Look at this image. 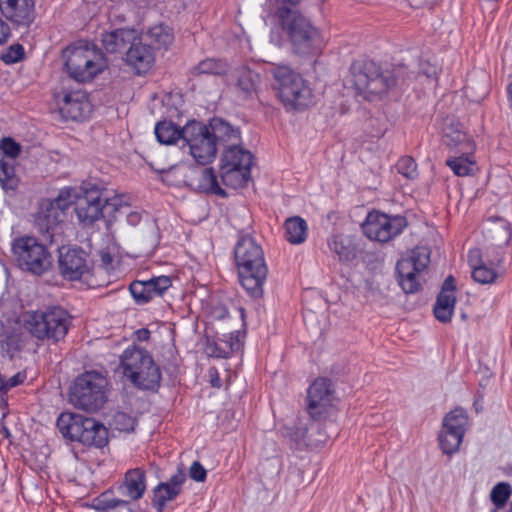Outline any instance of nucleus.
Listing matches in <instances>:
<instances>
[{
  "instance_id": "nucleus-40",
  "label": "nucleus",
  "mask_w": 512,
  "mask_h": 512,
  "mask_svg": "<svg viewBox=\"0 0 512 512\" xmlns=\"http://www.w3.org/2000/svg\"><path fill=\"white\" fill-rule=\"evenodd\" d=\"M471 154L460 153L459 156L449 157L446 165L457 176H467L472 173L474 161L470 157Z\"/></svg>"
},
{
  "instance_id": "nucleus-58",
  "label": "nucleus",
  "mask_w": 512,
  "mask_h": 512,
  "mask_svg": "<svg viewBox=\"0 0 512 512\" xmlns=\"http://www.w3.org/2000/svg\"><path fill=\"white\" fill-rule=\"evenodd\" d=\"M135 335L139 341H148L150 337V331L146 328H141L135 332Z\"/></svg>"
},
{
  "instance_id": "nucleus-55",
  "label": "nucleus",
  "mask_w": 512,
  "mask_h": 512,
  "mask_svg": "<svg viewBox=\"0 0 512 512\" xmlns=\"http://www.w3.org/2000/svg\"><path fill=\"white\" fill-rule=\"evenodd\" d=\"M11 31L7 22L0 18V45L4 44L10 37Z\"/></svg>"
},
{
  "instance_id": "nucleus-22",
  "label": "nucleus",
  "mask_w": 512,
  "mask_h": 512,
  "mask_svg": "<svg viewBox=\"0 0 512 512\" xmlns=\"http://www.w3.org/2000/svg\"><path fill=\"white\" fill-rule=\"evenodd\" d=\"M185 481L186 474L179 469L168 481L159 483L153 489L152 506L157 512H163L166 504L173 501L182 492V485Z\"/></svg>"
},
{
  "instance_id": "nucleus-9",
  "label": "nucleus",
  "mask_w": 512,
  "mask_h": 512,
  "mask_svg": "<svg viewBox=\"0 0 512 512\" xmlns=\"http://www.w3.org/2000/svg\"><path fill=\"white\" fill-rule=\"evenodd\" d=\"M107 380L96 371L85 372L78 376L71 388L70 402L87 412L101 409L106 400Z\"/></svg>"
},
{
  "instance_id": "nucleus-45",
  "label": "nucleus",
  "mask_w": 512,
  "mask_h": 512,
  "mask_svg": "<svg viewBox=\"0 0 512 512\" xmlns=\"http://www.w3.org/2000/svg\"><path fill=\"white\" fill-rule=\"evenodd\" d=\"M21 152V145L11 137H4L0 141V158L14 160Z\"/></svg>"
},
{
  "instance_id": "nucleus-25",
  "label": "nucleus",
  "mask_w": 512,
  "mask_h": 512,
  "mask_svg": "<svg viewBox=\"0 0 512 512\" xmlns=\"http://www.w3.org/2000/svg\"><path fill=\"white\" fill-rule=\"evenodd\" d=\"M120 495L129 500H139L146 491V473L141 468L128 470L117 488Z\"/></svg>"
},
{
  "instance_id": "nucleus-37",
  "label": "nucleus",
  "mask_w": 512,
  "mask_h": 512,
  "mask_svg": "<svg viewBox=\"0 0 512 512\" xmlns=\"http://www.w3.org/2000/svg\"><path fill=\"white\" fill-rule=\"evenodd\" d=\"M468 425V416L462 408L450 411L443 419L442 427L465 434Z\"/></svg>"
},
{
  "instance_id": "nucleus-38",
  "label": "nucleus",
  "mask_w": 512,
  "mask_h": 512,
  "mask_svg": "<svg viewBox=\"0 0 512 512\" xmlns=\"http://www.w3.org/2000/svg\"><path fill=\"white\" fill-rule=\"evenodd\" d=\"M327 243L331 252L336 254L340 261H350L355 257L354 249L346 243L342 235H332Z\"/></svg>"
},
{
  "instance_id": "nucleus-12",
  "label": "nucleus",
  "mask_w": 512,
  "mask_h": 512,
  "mask_svg": "<svg viewBox=\"0 0 512 512\" xmlns=\"http://www.w3.org/2000/svg\"><path fill=\"white\" fill-rule=\"evenodd\" d=\"M184 142L189 154L200 165L211 163L217 154V147L206 124L199 121H189L184 127Z\"/></svg>"
},
{
  "instance_id": "nucleus-49",
  "label": "nucleus",
  "mask_w": 512,
  "mask_h": 512,
  "mask_svg": "<svg viewBox=\"0 0 512 512\" xmlns=\"http://www.w3.org/2000/svg\"><path fill=\"white\" fill-rule=\"evenodd\" d=\"M223 340L224 339L208 343L205 348L206 353L217 358H228L231 354V349L226 348V345L223 344Z\"/></svg>"
},
{
  "instance_id": "nucleus-61",
  "label": "nucleus",
  "mask_w": 512,
  "mask_h": 512,
  "mask_svg": "<svg viewBox=\"0 0 512 512\" xmlns=\"http://www.w3.org/2000/svg\"><path fill=\"white\" fill-rule=\"evenodd\" d=\"M302 0H281L279 2H277V6L276 7H279L280 5H286L288 7H296Z\"/></svg>"
},
{
  "instance_id": "nucleus-19",
  "label": "nucleus",
  "mask_w": 512,
  "mask_h": 512,
  "mask_svg": "<svg viewBox=\"0 0 512 512\" xmlns=\"http://www.w3.org/2000/svg\"><path fill=\"white\" fill-rule=\"evenodd\" d=\"M172 285L168 276L152 277L148 280H135L129 285V291L138 305L146 304L163 293Z\"/></svg>"
},
{
  "instance_id": "nucleus-1",
  "label": "nucleus",
  "mask_w": 512,
  "mask_h": 512,
  "mask_svg": "<svg viewBox=\"0 0 512 512\" xmlns=\"http://www.w3.org/2000/svg\"><path fill=\"white\" fill-rule=\"evenodd\" d=\"M234 256L242 287L251 297H262L268 274L262 247L253 237L244 235L237 241Z\"/></svg>"
},
{
  "instance_id": "nucleus-60",
  "label": "nucleus",
  "mask_w": 512,
  "mask_h": 512,
  "mask_svg": "<svg viewBox=\"0 0 512 512\" xmlns=\"http://www.w3.org/2000/svg\"><path fill=\"white\" fill-rule=\"evenodd\" d=\"M10 321L9 320H2L0 319V337H3L4 335H6L8 333V327L10 325Z\"/></svg>"
},
{
  "instance_id": "nucleus-35",
  "label": "nucleus",
  "mask_w": 512,
  "mask_h": 512,
  "mask_svg": "<svg viewBox=\"0 0 512 512\" xmlns=\"http://www.w3.org/2000/svg\"><path fill=\"white\" fill-rule=\"evenodd\" d=\"M455 302V294L439 293L433 309L435 317L442 323L449 322L453 315Z\"/></svg>"
},
{
  "instance_id": "nucleus-24",
  "label": "nucleus",
  "mask_w": 512,
  "mask_h": 512,
  "mask_svg": "<svg viewBox=\"0 0 512 512\" xmlns=\"http://www.w3.org/2000/svg\"><path fill=\"white\" fill-rule=\"evenodd\" d=\"M207 127H209V131L217 148L223 146L224 149H226L234 144L241 143L240 130L222 118L215 117L211 119Z\"/></svg>"
},
{
  "instance_id": "nucleus-36",
  "label": "nucleus",
  "mask_w": 512,
  "mask_h": 512,
  "mask_svg": "<svg viewBox=\"0 0 512 512\" xmlns=\"http://www.w3.org/2000/svg\"><path fill=\"white\" fill-rule=\"evenodd\" d=\"M95 508L99 512H133L128 500L110 498L107 493L97 499Z\"/></svg>"
},
{
  "instance_id": "nucleus-3",
  "label": "nucleus",
  "mask_w": 512,
  "mask_h": 512,
  "mask_svg": "<svg viewBox=\"0 0 512 512\" xmlns=\"http://www.w3.org/2000/svg\"><path fill=\"white\" fill-rule=\"evenodd\" d=\"M350 70L355 89L367 99L385 94L404 79L403 66L383 69L372 60L355 61Z\"/></svg>"
},
{
  "instance_id": "nucleus-30",
  "label": "nucleus",
  "mask_w": 512,
  "mask_h": 512,
  "mask_svg": "<svg viewBox=\"0 0 512 512\" xmlns=\"http://www.w3.org/2000/svg\"><path fill=\"white\" fill-rule=\"evenodd\" d=\"M220 178L222 183L233 189L243 187L251 178V168L220 165Z\"/></svg>"
},
{
  "instance_id": "nucleus-7",
  "label": "nucleus",
  "mask_w": 512,
  "mask_h": 512,
  "mask_svg": "<svg viewBox=\"0 0 512 512\" xmlns=\"http://www.w3.org/2000/svg\"><path fill=\"white\" fill-rule=\"evenodd\" d=\"M57 428L65 439L77 441L86 446L101 448L108 442L106 427L94 418L81 414L61 413L57 419Z\"/></svg>"
},
{
  "instance_id": "nucleus-57",
  "label": "nucleus",
  "mask_w": 512,
  "mask_h": 512,
  "mask_svg": "<svg viewBox=\"0 0 512 512\" xmlns=\"http://www.w3.org/2000/svg\"><path fill=\"white\" fill-rule=\"evenodd\" d=\"M100 260H101L102 265L105 268H107V267H109L112 264L113 257H112V255L108 251L101 250L100 251Z\"/></svg>"
},
{
  "instance_id": "nucleus-63",
  "label": "nucleus",
  "mask_w": 512,
  "mask_h": 512,
  "mask_svg": "<svg viewBox=\"0 0 512 512\" xmlns=\"http://www.w3.org/2000/svg\"><path fill=\"white\" fill-rule=\"evenodd\" d=\"M211 385L213 387H216V388H220L221 387V383H220V379H219V376L217 374V371H215V376H213V374H211Z\"/></svg>"
},
{
  "instance_id": "nucleus-43",
  "label": "nucleus",
  "mask_w": 512,
  "mask_h": 512,
  "mask_svg": "<svg viewBox=\"0 0 512 512\" xmlns=\"http://www.w3.org/2000/svg\"><path fill=\"white\" fill-rule=\"evenodd\" d=\"M0 183L4 188L13 189L16 185L15 168L12 160L0 158Z\"/></svg>"
},
{
  "instance_id": "nucleus-17",
  "label": "nucleus",
  "mask_w": 512,
  "mask_h": 512,
  "mask_svg": "<svg viewBox=\"0 0 512 512\" xmlns=\"http://www.w3.org/2000/svg\"><path fill=\"white\" fill-rule=\"evenodd\" d=\"M334 389L331 380L317 378L307 392V412L316 421L324 419L332 407Z\"/></svg>"
},
{
  "instance_id": "nucleus-33",
  "label": "nucleus",
  "mask_w": 512,
  "mask_h": 512,
  "mask_svg": "<svg viewBox=\"0 0 512 512\" xmlns=\"http://www.w3.org/2000/svg\"><path fill=\"white\" fill-rule=\"evenodd\" d=\"M443 143L450 149H455L458 153L472 154L474 143L468 135L460 130L444 132Z\"/></svg>"
},
{
  "instance_id": "nucleus-44",
  "label": "nucleus",
  "mask_w": 512,
  "mask_h": 512,
  "mask_svg": "<svg viewBox=\"0 0 512 512\" xmlns=\"http://www.w3.org/2000/svg\"><path fill=\"white\" fill-rule=\"evenodd\" d=\"M110 425L120 432H131L134 430L136 420L129 414L118 411L113 415Z\"/></svg>"
},
{
  "instance_id": "nucleus-13",
  "label": "nucleus",
  "mask_w": 512,
  "mask_h": 512,
  "mask_svg": "<svg viewBox=\"0 0 512 512\" xmlns=\"http://www.w3.org/2000/svg\"><path fill=\"white\" fill-rule=\"evenodd\" d=\"M430 263V252L426 247H416L398 260L396 272L398 283L406 294H413L421 287V274Z\"/></svg>"
},
{
  "instance_id": "nucleus-54",
  "label": "nucleus",
  "mask_w": 512,
  "mask_h": 512,
  "mask_svg": "<svg viewBox=\"0 0 512 512\" xmlns=\"http://www.w3.org/2000/svg\"><path fill=\"white\" fill-rule=\"evenodd\" d=\"M25 378H26V375L19 372V373L15 374L14 376L10 377L6 381L5 384L3 383V386H4V388L16 387L19 384H22L24 382Z\"/></svg>"
},
{
  "instance_id": "nucleus-42",
  "label": "nucleus",
  "mask_w": 512,
  "mask_h": 512,
  "mask_svg": "<svg viewBox=\"0 0 512 512\" xmlns=\"http://www.w3.org/2000/svg\"><path fill=\"white\" fill-rule=\"evenodd\" d=\"M200 188L204 191H211L212 193L225 197V191L220 187L217 177L212 168H205L201 174Z\"/></svg>"
},
{
  "instance_id": "nucleus-28",
  "label": "nucleus",
  "mask_w": 512,
  "mask_h": 512,
  "mask_svg": "<svg viewBox=\"0 0 512 512\" xmlns=\"http://www.w3.org/2000/svg\"><path fill=\"white\" fill-rule=\"evenodd\" d=\"M236 87L243 99L252 98L257 94L260 76L252 69L242 66L235 71Z\"/></svg>"
},
{
  "instance_id": "nucleus-31",
  "label": "nucleus",
  "mask_w": 512,
  "mask_h": 512,
  "mask_svg": "<svg viewBox=\"0 0 512 512\" xmlns=\"http://www.w3.org/2000/svg\"><path fill=\"white\" fill-rule=\"evenodd\" d=\"M285 238L291 244H301L307 238L308 225L300 216L286 219L284 223Z\"/></svg>"
},
{
  "instance_id": "nucleus-62",
  "label": "nucleus",
  "mask_w": 512,
  "mask_h": 512,
  "mask_svg": "<svg viewBox=\"0 0 512 512\" xmlns=\"http://www.w3.org/2000/svg\"><path fill=\"white\" fill-rule=\"evenodd\" d=\"M214 313H215L216 318H224L227 316L228 311L224 306H220V307L215 308Z\"/></svg>"
},
{
  "instance_id": "nucleus-46",
  "label": "nucleus",
  "mask_w": 512,
  "mask_h": 512,
  "mask_svg": "<svg viewBox=\"0 0 512 512\" xmlns=\"http://www.w3.org/2000/svg\"><path fill=\"white\" fill-rule=\"evenodd\" d=\"M512 489L509 483L500 482L495 485L491 491L490 497L494 505H501L507 503Z\"/></svg>"
},
{
  "instance_id": "nucleus-47",
  "label": "nucleus",
  "mask_w": 512,
  "mask_h": 512,
  "mask_svg": "<svg viewBox=\"0 0 512 512\" xmlns=\"http://www.w3.org/2000/svg\"><path fill=\"white\" fill-rule=\"evenodd\" d=\"M397 171L408 179L417 177V164L410 156L401 157L396 164Z\"/></svg>"
},
{
  "instance_id": "nucleus-6",
  "label": "nucleus",
  "mask_w": 512,
  "mask_h": 512,
  "mask_svg": "<svg viewBox=\"0 0 512 512\" xmlns=\"http://www.w3.org/2000/svg\"><path fill=\"white\" fill-rule=\"evenodd\" d=\"M270 71L273 86L287 109L302 110L313 103L312 90L299 73L285 65L274 66Z\"/></svg>"
},
{
  "instance_id": "nucleus-29",
  "label": "nucleus",
  "mask_w": 512,
  "mask_h": 512,
  "mask_svg": "<svg viewBox=\"0 0 512 512\" xmlns=\"http://www.w3.org/2000/svg\"><path fill=\"white\" fill-rule=\"evenodd\" d=\"M220 165L251 168L253 165V155L250 151L243 148L240 144H234L229 148L223 150L220 159Z\"/></svg>"
},
{
  "instance_id": "nucleus-59",
  "label": "nucleus",
  "mask_w": 512,
  "mask_h": 512,
  "mask_svg": "<svg viewBox=\"0 0 512 512\" xmlns=\"http://www.w3.org/2000/svg\"><path fill=\"white\" fill-rule=\"evenodd\" d=\"M491 512H512V503L508 504H501V505H495V508Z\"/></svg>"
},
{
  "instance_id": "nucleus-41",
  "label": "nucleus",
  "mask_w": 512,
  "mask_h": 512,
  "mask_svg": "<svg viewBox=\"0 0 512 512\" xmlns=\"http://www.w3.org/2000/svg\"><path fill=\"white\" fill-rule=\"evenodd\" d=\"M227 71V65L214 58H207L193 68L192 73L196 75H221Z\"/></svg>"
},
{
  "instance_id": "nucleus-48",
  "label": "nucleus",
  "mask_w": 512,
  "mask_h": 512,
  "mask_svg": "<svg viewBox=\"0 0 512 512\" xmlns=\"http://www.w3.org/2000/svg\"><path fill=\"white\" fill-rule=\"evenodd\" d=\"M24 57V48L20 44L11 45L1 56V60L6 64L16 63Z\"/></svg>"
},
{
  "instance_id": "nucleus-50",
  "label": "nucleus",
  "mask_w": 512,
  "mask_h": 512,
  "mask_svg": "<svg viewBox=\"0 0 512 512\" xmlns=\"http://www.w3.org/2000/svg\"><path fill=\"white\" fill-rule=\"evenodd\" d=\"M118 208L120 209V211L114 212V217H113L114 219H117V215L126 216L128 223L133 226L137 225L140 222L141 215L135 211H128L130 209L129 206L122 205L120 197H119V201H118Z\"/></svg>"
},
{
  "instance_id": "nucleus-53",
  "label": "nucleus",
  "mask_w": 512,
  "mask_h": 512,
  "mask_svg": "<svg viewBox=\"0 0 512 512\" xmlns=\"http://www.w3.org/2000/svg\"><path fill=\"white\" fill-rule=\"evenodd\" d=\"M456 289L455 279L453 276L449 275L443 282L440 293L444 294H454Z\"/></svg>"
},
{
  "instance_id": "nucleus-23",
  "label": "nucleus",
  "mask_w": 512,
  "mask_h": 512,
  "mask_svg": "<svg viewBox=\"0 0 512 512\" xmlns=\"http://www.w3.org/2000/svg\"><path fill=\"white\" fill-rule=\"evenodd\" d=\"M0 11L18 26L28 27L35 19L34 0H0Z\"/></svg>"
},
{
  "instance_id": "nucleus-11",
  "label": "nucleus",
  "mask_w": 512,
  "mask_h": 512,
  "mask_svg": "<svg viewBox=\"0 0 512 512\" xmlns=\"http://www.w3.org/2000/svg\"><path fill=\"white\" fill-rule=\"evenodd\" d=\"M119 196L110 198L106 190L91 189L76 202L75 211L79 221L84 225L93 224L95 221L114 217L118 208Z\"/></svg>"
},
{
  "instance_id": "nucleus-21",
  "label": "nucleus",
  "mask_w": 512,
  "mask_h": 512,
  "mask_svg": "<svg viewBox=\"0 0 512 512\" xmlns=\"http://www.w3.org/2000/svg\"><path fill=\"white\" fill-rule=\"evenodd\" d=\"M92 107L85 92L81 90L64 94L59 112L66 120L78 121L87 118Z\"/></svg>"
},
{
  "instance_id": "nucleus-4",
  "label": "nucleus",
  "mask_w": 512,
  "mask_h": 512,
  "mask_svg": "<svg viewBox=\"0 0 512 512\" xmlns=\"http://www.w3.org/2000/svg\"><path fill=\"white\" fill-rule=\"evenodd\" d=\"M119 368L123 376L138 389L156 390L160 386V369L144 348L133 345L125 349L120 356Z\"/></svg>"
},
{
  "instance_id": "nucleus-26",
  "label": "nucleus",
  "mask_w": 512,
  "mask_h": 512,
  "mask_svg": "<svg viewBox=\"0 0 512 512\" xmlns=\"http://www.w3.org/2000/svg\"><path fill=\"white\" fill-rule=\"evenodd\" d=\"M484 236L495 248L506 246L511 239V228L507 220L501 217L489 218L484 228Z\"/></svg>"
},
{
  "instance_id": "nucleus-14",
  "label": "nucleus",
  "mask_w": 512,
  "mask_h": 512,
  "mask_svg": "<svg viewBox=\"0 0 512 512\" xmlns=\"http://www.w3.org/2000/svg\"><path fill=\"white\" fill-rule=\"evenodd\" d=\"M72 203L71 193L68 189L60 190L54 199L41 200L35 217L39 231L52 237L54 229L64 221L66 211Z\"/></svg>"
},
{
  "instance_id": "nucleus-52",
  "label": "nucleus",
  "mask_w": 512,
  "mask_h": 512,
  "mask_svg": "<svg viewBox=\"0 0 512 512\" xmlns=\"http://www.w3.org/2000/svg\"><path fill=\"white\" fill-rule=\"evenodd\" d=\"M4 339L1 341L2 346L7 347V351L20 350L19 338L17 335L10 332V326L8 327V333L3 336Z\"/></svg>"
},
{
  "instance_id": "nucleus-34",
  "label": "nucleus",
  "mask_w": 512,
  "mask_h": 512,
  "mask_svg": "<svg viewBox=\"0 0 512 512\" xmlns=\"http://www.w3.org/2000/svg\"><path fill=\"white\" fill-rule=\"evenodd\" d=\"M140 37H147V42L155 49L166 48L173 41L171 29L163 24L151 27L145 34H139Z\"/></svg>"
},
{
  "instance_id": "nucleus-18",
  "label": "nucleus",
  "mask_w": 512,
  "mask_h": 512,
  "mask_svg": "<svg viewBox=\"0 0 512 512\" xmlns=\"http://www.w3.org/2000/svg\"><path fill=\"white\" fill-rule=\"evenodd\" d=\"M124 61L136 74L147 73L155 62L154 47L147 42V37H140L137 33L135 41L125 53Z\"/></svg>"
},
{
  "instance_id": "nucleus-39",
  "label": "nucleus",
  "mask_w": 512,
  "mask_h": 512,
  "mask_svg": "<svg viewBox=\"0 0 512 512\" xmlns=\"http://www.w3.org/2000/svg\"><path fill=\"white\" fill-rule=\"evenodd\" d=\"M464 435L455 432L453 430H448L442 427L441 433L439 435V443L443 453L447 455H452L457 452Z\"/></svg>"
},
{
  "instance_id": "nucleus-32",
  "label": "nucleus",
  "mask_w": 512,
  "mask_h": 512,
  "mask_svg": "<svg viewBox=\"0 0 512 512\" xmlns=\"http://www.w3.org/2000/svg\"><path fill=\"white\" fill-rule=\"evenodd\" d=\"M183 127L179 128L171 121H161L155 126V135L160 144L172 145L178 140L184 142Z\"/></svg>"
},
{
  "instance_id": "nucleus-10",
  "label": "nucleus",
  "mask_w": 512,
  "mask_h": 512,
  "mask_svg": "<svg viewBox=\"0 0 512 512\" xmlns=\"http://www.w3.org/2000/svg\"><path fill=\"white\" fill-rule=\"evenodd\" d=\"M12 251L18 266L33 275L41 276L52 266V256L45 245L34 237L17 238L12 243Z\"/></svg>"
},
{
  "instance_id": "nucleus-15",
  "label": "nucleus",
  "mask_w": 512,
  "mask_h": 512,
  "mask_svg": "<svg viewBox=\"0 0 512 512\" xmlns=\"http://www.w3.org/2000/svg\"><path fill=\"white\" fill-rule=\"evenodd\" d=\"M58 266L60 274L69 281H84L88 285L93 275L88 254L79 247L59 248Z\"/></svg>"
},
{
  "instance_id": "nucleus-64",
  "label": "nucleus",
  "mask_w": 512,
  "mask_h": 512,
  "mask_svg": "<svg viewBox=\"0 0 512 512\" xmlns=\"http://www.w3.org/2000/svg\"><path fill=\"white\" fill-rule=\"evenodd\" d=\"M508 99H509L510 107L512 108V82L508 86Z\"/></svg>"
},
{
  "instance_id": "nucleus-27",
  "label": "nucleus",
  "mask_w": 512,
  "mask_h": 512,
  "mask_svg": "<svg viewBox=\"0 0 512 512\" xmlns=\"http://www.w3.org/2000/svg\"><path fill=\"white\" fill-rule=\"evenodd\" d=\"M137 33V30L128 28L104 32L101 38L102 45L109 53L127 51L129 46L132 45V41H135Z\"/></svg>"
},
{
  "instance_id": "nucleus-20",
  "label": "nucleus",
  "mask_w": 512,
  "mask_h": 512,
  "mask_svg": "<svg viewBox=\"0 0 512 512\" xmlns=\"http://www.w3.org/2000/svg\"><path fill=\"white\" fill-rule=\"evenodd\" d=\"M502 261L503 258L499 252L496 253L495 257L489 258L487 262H484L479 249L470 250L468 262L472 268L473 280L480 284L493 283L497 277V272L494 267L500 266Z\"/></svg>"
},
{
  "instance_id": "nucleus-16",
  "label": "nucleus",
  "mask_w": 512,
  "mask_h": 512,
  "mask_svg": "<svg viewBox=\"0 0 512 512\" xmlns=\"http://www.w3.org/2000/svg\"><path fill=\"white\" fill-rule=\"evenodd\" d=\"M406 226L407 220L403 216L374 211L368 213L362 229L369 239L386 243L401 234Z\"/></svg>"
},
{
  "instance_id": "nucleus-2",
  "label": "nucleus",
  "mask_w": 512,
  "mask_h": 512,
  "mask_svg": "<svg viewBox=\"0 0 512 512\" xmlns=\"http://www.w3.org/2000/svg\"><path fill=\"white\" fill-rule=\"evenodd\" d=\"M275 16L297 54L308 55L321 49L323 39L319 30L297 7L280 5Z\"/></svg>"
},
{
  "instance_id": "nucleus-8",
  "label": "nucleus",
  "mask_w": 512,
  "mask_h": 512,
  "mask_svg": "<svg viewBox=\"0 0 512 512\" xmlns=\"http://www.w3.org/2000/svg\"><path fill=\"white\" fill-rule=\"evenodd\" d=\"M70 324L68 312L59 306L34 311L25 319V327L33 337L53 342L66 336Z\"/></svg>"
},
{
  "instance_id": "nucleus-56",
  "label": "nucleus",
  "mask_w": 512,
  "mask_h": 512,
  "mask_svg": "<svg viewBox=\"0 0 512 512\" xmlns=\"http://www.w3.org/2000/svg\"><path fill=\"white\" fill-rule=\"evenodd\" d=\"M223 344L226 345L227 349H231V353L239 350L241 347L238 336H234L233 333L229 335V340H223Z\"/></svg>"
},
{
  "instance_id": "nucleus-51",
  "label": "nucleus",
  "mask_w": 512,
  "mask_h": 512,
  "mask_svg": "<svg viewBox=\"0 0 512 512\" xmlns=\"http://www.w3.org/2000/svg\"><path fill=\"white\" fill-rule=\"evenodd\" d=\"M207 472L199 461H194L189 468V476L196 482H203L206 479Z\"/></svg>"
},
{
  "instance_id": "nucleus-5",
  "label": "nucleus",
  "mask_w": 512,
  "mask_h": 512,
  "mask_svg": "<svg viewBox=\"0 0 512 512\" xmlns=\"http://www.w3.org/2000/svg\"><path fill=\"white\" fill-rule=\"evenodd\" d=\"M64 67L77 82H88L102 73L108 66L104 53L95 45L69 46L63 51Z\"/></svg>"
}]
</instances>
